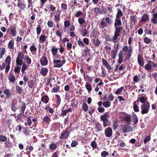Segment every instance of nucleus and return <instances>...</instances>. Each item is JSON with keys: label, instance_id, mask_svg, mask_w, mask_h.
<instances>
[{"label": "nucleus", "instance_id": "13d9d810", "mask_svg": "<svg viewBox=\"0 0 157 157\" xmlns=\"http://www.w3.org/2000/svg\"><path fill=\"white\" fill-rule=\"evenodd\" d=\"M86 87L89 92L91 91L92 90L91 86L88 83H86Z\"/></svg>", "mask_w": 157, "mask_h": 157}, {"label": "nucleus", "instance_id": "bf43d9fd", "mask_svg": "<svg viewBox=\"0 0 157 157\" xmlns=\"http://www.w3.org/2000/svg\"><path fill=\"white\" fill-rule=\"evenodd\" d=\"M60 16L59 14H58L57 15H54V19L56 23H59V21Z\"/></svg>", "mask_w": 157, "mask_h": 157}, {"label": "nucleus", "instance_id": "0e129e2a", "mask_svg": "<svg viewBox=\"0 0 157 157\" xmlns=\"http://www.w3.org/2000/svg\"><path fill=\"white\" fill-rule=\"evenodd\" d=\"M77 42L78 44L80 47H83L85 46L84 44L80 38H79V40Z\"/></svg>", "mask_w": 157, "mask_h": 157}, {"label": "nucleus", "instance_id": "412c9836", "mask_svg": "<svg viewBox=\"0 0 157 157\" xmlns=\"http://www.w3.org/2000/svg\"><path fill=\"white\" fill-rule=\"evenodd\" d=\"M21 113L22 114H24L25 110L26 108V105L25 103L23 102H21V105L19 107Z\"/></svg>", "mask_w": 157, "mask_h": 157}, {"label": "nucleus", "instance_id": "603ef678", "mask_svg": "<svg viewBox=\"0 0 157 157\" xmlns=\"http://www.w3.org/2000/svg\"><path fill=\"white\" fill-rule=\"evenodd\" d=\"M88 108V106L86 103H83L82 105V108L83 111L85 112L87 111Z\"/></svg>", "mask_w": 157, "mask_h": 157}, {"label": "nucleus", "instance_id": "e433bc0d", "mask_svg": "<svg viewBox=\"0 0 157 157\" xmlns=\"http://www.w3.org/2000/svg\"><path fill=\"white\" fill-rule=\"evenodd\" d=\"M47 8L50 9V10L52 12L55 11L56 9V7L52 4L48 5Z\"/></svg>", "mask_w": 157, "mask_h": 157}, {"label": "nucleus", "instance_id": "7ed1b4c3", "mask_svg": "<svg viewBox=\"0 0 157 157\" xmlns=\"http://www.w3.org/2000/svg\"><path fill=\"white\" fill-rule=\"evenodd\" d=\"M97 28L93 29L92 32V35L93 36V43L97 46H98V37L97 34Z\"/></svg>", "mask_w": 157, "mask_h": 157}, {"label": "nucleus", "instance_id": "69168bd1", "mask_svg": "<svg viewBox=\"0 0 157 157\" xmlns=\"http://www.w3.org/2000/svg\"><path fill=\"white\" fill-rule=\"evenodd\" d=\"M34 1L33 0H28V7L29 8L30 6H33V4L34 3Z\"/></svg>", "mask_w": 157, "mask_h": 157}, {"label": "nucleus", "instance_id": "052dcab7", "mask_svg": "<svg viewBox=\"0 0 157 157\" xmlns=\"http://www.w3.org/2000/svg\"><path fill=\"white\" fill-rule=\"evenodd\" d=\"M140 102L142 104H146L147 100L145 97L144 96L141 97L140 98Z\"/></svg>", "mask_w": 157, "mask_h": 157}, {"label": "nucleus", "instance_id": "423d86ee", "mask_svg": "<svg viewBox=\"0 0 157 157\" xmlns=\"http://www.w3.org/2000/svg\"><path fill=\"white\" fill-rule=\"evenodd\" d=\"M109 114V113L108 112H105L103 115L101 116L100 117V119L103 121V126L105 127L107 126L108 123V120L107 117H110Z\"/></svg>", "mask_w": 157, "mask_h": 157}, {"label": "nucleus", "instance_id": "72a5a7b5", "mask_svg": "<svg viewBox=\"0 0 157 157\" xmlns=\"http://www.w3.org/2000/svg\"><path fill=\"white\" fill-rule=\"evenodd\" d=\"M130 20L133 22L134 24L137 22V16L136 15H132L130 16Z\"/></svg>", "mask_w": 157, "mask_h": 157}, {"label": "nucleus", "instance_id": "aec40b11", "mask_svg": "<svg viewBox=\"0 0 157 157\" xmlns=\"http://www.w3.org/2000/svg\"><path fill=\"white\" fill-rule=\"evenodd\" d=\"M49 98L48 96L45 95L42 96L41 98V101L44 103L47 104L49 102Z\"/></svg>", "mask_w": 157, "mask_h": 157}, {"label": "nucleus", "instance_id": "bb28decb", "mask_svg": "<svg viewBox=\"0 0 157 157\" xmlns=\"http://www.w3.org/2000/svg\"><path fill=\"white\" fill-rule=\"evenodd\" d=\"M124 121L127 122H130L131 121V116L130 115L125 114L123 118Z\"/></svg>", "mask_w": 157, "mask_h": 157}, {"label": "nucleus", "instance_id": "20e7f679", "mask_svg": "<svg viewBox=\"0 0 157 157\" xmlns=\"http://www.w3.org/2000/svg\"><path fill=\"white\" fill-rule=\"evenodd\" d=\"M147 64L145 67L146 70L149 71L150 70L152 67L155 68L157 67V64L151 60L147 59Z\"/></svg>", "mask_w": 157, "mask_h": 157}, {"label": "nucleus", "instance_id": "a19ab883", "mask_svg": "<svg viewBox=\"0 0 157 157\" xmlns=\"http://www.w3.org/2000/svg\"><path fill=\"white\" fill-rule=\"evenodd\" d=\"M28 86L31 89H33L34 82L33 80H30L28 82Z\"/></svg>", "mask_w": 157, "mask_h": 157}, {"label": "nucleus", "instance_id": "09e8293b", "mask_svg": "<svg viewBox=\"0 0 157 157\" xmlns=\"http://www.w3.org/2000/svg\"><path fill=\"white\" fill-rule=\"evenodd\" d=\"M145 34H149L151 35L152 33V30L151 29H148L146 28V29L144 30Z\"/></svg>", "mask_w": 157, "mask_h": 157}, {"label": "nucleus", "instance_id": "774afa93", "mask_svg": "<svg viewBox=\"0 0 157 157\" xmlns=\"http://www.w3.org/2000/svg\"><path fill=\"white\" fill-rule=\"evenodd\" d=\"M91 146L93 148V150L96 148L97 147V144L96 142L94 141H93L91 143Z\"/></svg>", "mask_w": 157, "mask_h": 157}, {"label": "nucleus", "instance_id": "6e6d98bb", "mask_svg": "<svg viewBox=\"0 0 157 157\" xmlns=\"http://www.w3.org/2000/svg\"><path fill=\"white\" fill-rule=\"evenodd\" d=\"M118 52L117 51L115 50L112 51L113 54L112 58L113 59H116Z\"/></svg>", "mask_w": 157, "mask_h": 157}, {"label": "nucleus", "instance_id": "2eb2a0df", "mask_svg": "<svg viewBox=\"0 0 157 157\" xmlns=\"http://www.w3.org/2000/svg\"><path fill=\"white\" fill-rule=\"evenodd\" d=\"M40 63L42 65L45 66L48 63V60L46 57L42 56L40 59Z\"/></svg>", "mask_w": 157, "mask_h": 157}, {"label": "nucleus", "instance_id": "338daca9", "mask_svg": "<svg viewBox=\"0 0 157 157\" xmlns=\"http://www.w3.org/2000/svg\"><path fill=\"white\" fill-rule=\"evenodd\" d=\"M27 69V67L26 64L24 63L22 67L21 72L23 73H24L25 71Z\"/></svg>", "mask_w": 157, "mask_h": 157}, {"label": "nucleus", "instance_id": "9d476101", "mask_svg": "<svg viewBox=\"0 0 157 157\" xmlns=\"http://www.w3.org/2000/svg\"><path fill=\"white\" fill-rule=\"evenodd\" d=\"M105 133L107 137H110L113 134L112 130L111 128L110 127L106 128L105 130Z\"/></svg>", "mask_w": 157, "mask_h": 157}, {"label": "nucleus", "instance_id": "cd10ccee", "mask_svg": "<svg viewBox=\"0 0 157 157\" xmlns=\"http://www.w3.org/2000/svg\"><path fill=\"white\" fill-rule=\"evenodd\" d=\"M51 51L53 56H56L57 55V54L58 52V49L57 48L55 47H52Z\"/></svg>", "mask_w": 157, "mask_h": 157}, {"label": "nucleus", "instance_id": "c756f323", "mask_svg": "<svg viewBox=\"0 0 157 157\" xmlns=\"http://www.w3.org/2000/svg\"><path fill=\"white\" fill-rule=\"evenodd\" d=\"M111 102L107 100L102 103L103 105L105 108H108L110 106Z\"/></svg>", "mask_w": 157, "mask_h": 157}, {"label": "nucleus", "instance_id": "3c124183", "mask_svg": "<svg viewBox=\"0 0 157 157\" xmlns=\"http://www.w3.org/2000/svg\"><path fill=\"white\" fill-rule=\"evenodd\" d=\"M124 89V87L123 86H122L117 89L115 92L116 94L117 95L120 94Z\"/></svg>", "mask_w": 157, "mask_h": 157}, {"label": "nucleus", "instance_id": "39448f33", "mask_svg": "<svg viewBox=\"0 0 157 157\" xmlns=\"http://www.w3.org/2000/svg\"><path fill=\"white\" fill-rule=\"evenodd\" d=\"M51 121V119L50 117L48 116H45L43 117L42 119L41 122L42 125L44 128H47L48 127Z\"/></svg>", "mask_w": 157, "mask_h": 157}, {"label": "nucleus", "instance_id": "4c0bfd02", "mask_svg": "<svg viewBox=\"0 0 157 157\" xmlns=\"http://www.w3.org/2000/svg\"><path fill=\"white\" fill-rule=\"evenodd\" d=\"M67 5L66 4L63 3L61 5V10L65 12H66L67 9Z\"/></svg>", "mask_w": 157, "mask_h": 157}, {"label": "nucleus", "instance_id": "680f3d73", "mask_svg": "<svg viewBox=\"0 0 157 157\" xmlns=\"http://www.w3.org/2000/svg\"><path fill=\"white\" fill-rule=\"evenodd\" d=\"M70 25V21L68 20H65L64 22V26H65V29L66 28L68 27Z\"/></svg>", "mask_w": 157, "mask_h": 157}, {"label": "nucleus", "instance_id": "c03bdc74", "mask_svg": "<svg viewBox=\"0 0 157 157\" xmlns=\"http://www.w3.org/2000/svg\"><path fill=\"white\" fill-rule=\"evenodd\" d=\"M37 34L38 35L40 34L41 30L42 28L41 26L40 25H37V27L36 28Z\"/></svg>", "mask_w": 157, "mask_h": 157}, {"label": "nucleus", "instance_id": "8fccbe9b", "mask_svg": "<svg viewBox=\"0 0 157 157\" xmlns=\"http://www.w3.org/2000/svg\"><path fill=\"white\" fill-rule=\"evenodd\" d=\"M107 25V23L106 22L104 21H101V23L100 25V27L101 28H104V27H106Z\"/></svg>", "mask_w": 157, "mask_h": 157}, {"label": "nucleus", "instance_id": "dca6fc26", "mask_svg": "<svg viewBox=\"0 0 157 157\" xmlns=\"http://www.w3.org/2000/svg\"><path fill=\"white\" fill-rule=\"evenodd\" d=\"M17 101H15L14 99L12 101L11 105V110L12 111L15 112L17 109L16 108V105L17 104Z\"/></svg>", "mask_w": 157, "mask_h": 157}, {"label": "nucleus", "instance_id": "e2e57ef3", "mask_svg": "<svg viewBox=\"0 0 157 157\" xmlns=\"http://www.w3.org/2000/svg\"><path fill=\"white\" fill-rule=\"evenodd\" d=\"M54 22L52 20H49L47 22V25L50 28H52L53 26Z\"/></svg>", "mask_w": 157, "mask_h": 157}, {"label": "nucleus", "instance_id": "c9c22d12", "mask_svg": "<svg viewBox=\"0 0 157 157\" xmlns=\"http://www.w3.org/2000/svg\"><path fill=\"white\" fill-rule=\"evenodd\" d=\"M148 16L147 14H144L142 17L140 19V21L144 22L148 19Z\"/></svg>", "mask_w": 157, "mask_h": 157}, {"label": "nucleus", "instance_id": "5fc2aeb1", "mask_svg": "<svg viewBox=\"0 0 157 157\" xmlns=\"http://www.w3.org/2000/svg\"><path fill=\"white\" fill-rule=\"evenodd\" d=\"M21 67L20 66H17L15 67L14 69V71L15 73H17L18 75L20 72V69Z\"/></svg>", "mask_w": 157, "mask_h": 157}, {"label": "nucleus", "instance_id": "f3484780", "mask_svg": "<svg viewBox=\"0 0 157 157\" xmlns=\"http://www.w3.org/2000/svg\"><path fill=\"white\" fill-rule=\"evenodd\" d=\"M132 117L133 123L135 125L136 124L138 121V118L134 112L132 113Z\"/></svg>", "mask_w": 157, "mask_h": 157}, {"label": "nucleus", "instance_id": "4d7b16f0", "mask_svg": "<svg viewBox=\"0 0 157 157\" xmlns=\"http://www.w3.org/2000/svg\"><path fill=\"white\" fill-rule=\"evenodd\" d=\"M24 55L21 52H19L17 58H18L19 59H23L24 58Z\"/></svg>", "mask_w": 157, "mask_h": 157}, {"label": "nucleus", "instance_id": "a18cd8bd", "mask_svg": "<svg viewBox=\"0 0 157 157\" xmlns=\"http://www.w3.org/2000/svg\"><path fill=\"white\" fill-rule=\"evenodd\" d=\"M7 140V138L6 136L2 135H0V141L5 142Z\"/></svg>", "mask_w": 157, "mask_h": 157}, {"label": "nucleus", "instance_id": "de8ad7c7", "mask_svg": "<svg viewBox=\"0 0 157 157\" xmlns=\"http://www.w3.org/2000/svg\"><path fill=\"white\" fill-rule=\"evenodd\" d=\"M55 96L56 97V102L59 105L61 102V98L59 95L57 94H55Z\"/></svg>", "mask_w": 157, "mask_h": 157}, {"label": "nucleus", "instance_id": "ea45409f", "mask_svg": "<svg viewBox=\"0 0 157 157\" xmlns=\"http://www.w3.org/2000/svg\"><path fill=\"white\" fill-rule=\"evenodd\" d=\"M31 117H28L26 119L27 122H25V126H30L32 124V121L31 120Z\"/></svg>", "mask_w": 157, "mask_h": 157}, {"label": "nucleus", "instance_id": "a211bd4d", "mask_svg": "<svg viewBox=\"0 0 157 157\" xmlns=\"http://www.w3.org/2000/svg\"><path fill=\"white\" fill-rule=\"evenodd\" d=\"M3 92L6 95V98H9L12 94L11 90L9 89H5Z\"/></svg>", "mask_w": 157, "mask_h": 157}, {"label": "nucleus", "instance_id": "864d4df0", "mask_svg": "<svg viewBox=\"0 0 157 157\" xmlns=\"http://www.w3.org/2000/svg\"><path fill=\"white\" fill-rule=\"evenodd\" d=\"M114 99V97L111 93H110L108 95V100L109 101H112Z\"/></svg>", "mask_w": 157, "mask_h": 157}, {"label": "nucleus", "instance_id": "6e6552de", "mask_svg": "<svg viewBox=\"0 0 157 157\" xmlns=\"http://www.w3.org/2000/svg\"><path fill=\"white\" fill-rule=\"evenodd\" d=\"M17 6L20 8V9L18 10V12H19V13H21V10H24L26 8V6L24 3L22 2L21 0H17Z\"/></svg>", "mask_w": 157, "mask_h": 157}, {"label": "nucleus", "instance_id": "f8f14e48", "mask_svg": "<svg viewBox=\"0 0 157 157\" xmlns=\"http://www.w3.org/2000/svg\"><path fill=\"white\" fill-rule=\"evenodd\" d=\"M44 109L47 113L48 112L51 114L50 116H52L54 112L53 109L51 108L49 105H46Z\"/></svg>", "mask_w": 157, "mask_h": 157}, {"label": "nucleus", "instance_id": "4be33fe9", "mask_svg": "<svg viewBox=\"0 0 157 157\" xmlns=\"http://www.w3.org/2000/svg\"><path fill=\"white\" fill-rule=\"evenodd\" d=\"M48 71V69L46 68L42 67L40 70V73L43 76H45L47 74Z\"/></svg>", "mask_w": 157, "mask_h": 157}, {"label": "nucleus", "instance_id": "473e14b6", "mask_svg": "<svg viewBox=\"0 0 157 157\" xmlns=\"http://www.w3.org/2000/svg\"><path fill=\"white\" fill-rule=\"evenodd\" d=\"M117 39L114 36L113 38L111 39L110 37L109 36H107L105 37V40L106 41H109L110 42H115Z\"/></svg>", "mask_w": 157, "mask_h": 157}, {"label": "nucleus", "instance_id": "37998d69", "mask_svg": "<svg viewBox=\"0 0 157 157\" xmlns=\"http://www.w3.org/2000/svg\"><path fill=\"white\" fill-rule=\"evenodd\" d=\"M136 101H135L133 103V109L135 112H137L139 111V107L136 104H135Z\"/></svg>", "mask_w": 157, "mask_h": 157}, {"label": "nucleus", "instance_id": "1a4fd4ad", "mask_svg": "<svg viewBox=\"0 0 157 157\" xmlns=\"http://www.w3.org/2000/svg\"><path fill=\"white\" fill-rule=\"evenodd\" d=\"M123 133L130 132L132 131L131 127L128 124H125L122 127Z\"/></svg>", "mask_w": 157, "mask_h": 157}, {"label": "nucleus", "instance_id": "79ce46f5", "mask_svg": "<svg viewBox=\"0 0 157 157\" xmlns=\"http://www.w3.org/2000/svg\"><path fill=\"white\" fill-rule=\"evenodd\" d=\"M21 59L18 58H17L16 59V64L17 65H21L23 63V61Z\"/></svg>", "mask_w": 157, "mask_h": 157}, {"label": "nucleus", "instance_id": "49530a36", "mask_svg": "<svg viewBox=\"0 0 157 157\" xmlns=\"http://www.w3.org/2000/svg\"><path fill=\"white\" fill-rule=\"evenodd\" d=\"M143 39L144 43L147 44L150 43L151 41V40L147 37H144Z\"/></svg>", "mask_w": 157, "mask_h": 157}, {"label": "nucleus", "instance_id": "9b49d317", "mask_svg": "<svg viewBox=\"0 0 157 157\" xmlns=\"http://www.w3.org/2000/svg\"><path fill=\"white\" fill-rule=\"evenodd\" d=\"M72 108L71 107L67 109H65L64 107H63L62 108V111L61 116H65L68 113L72 111Z\"/></svg>", "mask_w": 157, "mask_h": 157}, {"label": "nucleus", "instance_id": "f257e3e1", "mask_svg": "<svg viewBox=\"0 0 157 157\" xmlns=\"http://www.w3.org/2000/svg\"><path fill=\"white\" fill-rule=\"evenodd\" d=\"M56 58L57 60L54 59L53 61V67H60L65 63L66 60H61V55L58 54L57 55Z\"/></svg>", "mask_w": 157, "mask_h": 157}, {"label": "nucleus", "instance_id": "5701e85b", "mask_svg": "<svg viewBox=\"0 0 157 157\" xmlns=\"http://www.w3.org/2000/svg\"><path fill=\"white\" fill-rule=\"evenodd\" d=\"M122 25V23L120 18H116L115 20V22L114 24V27L120 26Z\"/></svg>", "mask_w": 157, "mask_h": 157}, {"label": "nucleus", "instance_id": "4468645a", "mask_svg": "<svg viewBox=\"0 0 157 157\" xmlns=\"http://www.w3.org/2000/svg\"><path fill=\"white\" fill-rule=\"evenodd\" d=\"M137 61L138 64L141 66H143L144 65V58L141 56L138 55Z\"/></svg>", "mask_w": 157, "mask_h": 157}, {"label": "nucleus", "instance_id": "c85d7f7f", "mask_svg": "<svg viewBox=\"0 0 157 157\" xmlns=\"http://www.w3.org/2000/svg\"><path fill=\"white\" fill-rule=\"evenodd\" d=\"M16 91L17 93H18L19 94H21L23 93V90L21 87L18 86H16Z\"/></svg>", "mask_w": 157, "mask_h": 157}, {"label": "nucleus", "instance_id": "6ab92c4d", "mask_svg": "<svg viewBox=\"0 0 157 157\" xmlns=\"http://www.w3.org/2000/svg\"><path fill=\"white\" fill-rule=\"evenodd\" d=\"M8 79L11 82H14L16 80V78L14 75L13 72H11L10 74Z\"/></svg>", "mask_w": 157, "mask_h": 157}, {"label": "nucleus", "instance_id": "393cba45", "mask_svg": "<svg viewBox=\"0 0 157 157\" xmlns=\"http://www.w3.org/2000/svg\"><path fill=\"white\" fill-rule=\"evenodd\" d=\"M10 34L12 35V36H15L16 35L17 31L16 27L15 26L14 27L10 29Z\"/></svg>", "mask_w": 157, "mask_h": 157}, {"label": "nucleus", "instance_id": "b1692460", "mask_svg": "<svg viewBox=\"0 0 157 157\" xmlns=\"http://www.w3.org/2000/svg\"><path fill=\"white\" fill-rule=\"evenodd\" d=\"M117 10V13L116 14V17L117 18H120L123 15V13L120 9L118 8Z\"/></svg>", "mask_w": 157, "mask_h": 157}, {"label": "nucleus", "instance_id": "ddd939ff", "mask_svg": "<svg viewBox=\"0 0 157 157\" xmlns=\"http://www.w3.org/2000/svg\"><path fill=\"white\" fill-rule=\"evenodd\" d=\"M69 135L70 133L69 132L67 131H63L61 135L59 136V138L60 139H66Z\"/></svg>", "mask_w": 157, "mask_h": 157}, {"label": "nucleus", "instance_id": "0eeeda50", "mask_svg": "<svg viewBox=\"0 0 157 157\" xmlns=\"http://www.w3.org/2000/svg\"><path fill=\"white\" fill-rule=\"evenodd\" d=\"M115 27V31L114 32V36L115 38L117 39L118 37L120 36L121 33V31H122L123 28L122 27Z\"/></svg>", "mask_w": 157, "mask_h": 157}, {"label": "nucleus", "instance_id": "58836bf2", "mask_svg": "<svg viewBox=\"0 0 157 157\" xmlns=\"http://www.w3.org/2000/svg\"><path fill=\"white\" fill-rule=\"evenodd\" d=\"M60 86H59L56 85V86L54 87L52 90V91L54 93H57L60 92Z\"/></svg>", "mask_w": 157, "mask_h": 157}, {"label": "nucleus", "instance_id": "7c9ffc66", "mask_svg": "<svg viewBox=\"0 0 157 157\" xmlns=\"http://www.w3.org/2000/svg\"><path fill=\"white\" fill-rule=\"evenodd\" d=\"M151 21L154 24H156L157 23V13L153 14V18L151 19Z\"/></svg>", "mask_w": 157, "mask_h": 157}, {"label": "nucleus", "instance_id": "2f4dec72", "mask_svg": "<svg viewBox=\"0 0 157 157\" xmlns=\"http://www.w3.org/2000/svg\"><path fill=\"white\" fill-rule=\"evenodd\" d=\"M34 149V148L32 146H29L28 145L27 147L25 149V150H27L26 152L27 153L29 154L30 152L32 151Z\"/></svg>", "mask_w": 157, "mask_h": 157}, {"label": "nucleus", "instance_id": "f704fd0d", "mask_svg": "<svg viewBox=\"0 0 157 157\" xmlns=\"http://www.w3.org/2000/svg\"><path fill=\"white\" fill-rule=\"evenodd\" d=\"M46 38L45 35H41L39 37V40L41 41V43H44L46 41Z\"/></svg>", "mask_w": 157, "mask_h": 157}, {"label": "nucleus", "instance_id": "a878e982", "mask_svg": "<svg viewBox=\"0 0 157 157\" xmlns=\"http://www.w3.org/2000/svg\"><path fill=\"white\" fill-rule=\"evenodd\" d=\"M14 45V40H10L8 43V48L10 49H13Z\"/></svg>", "mask_w": 157, "mask_h": 157}, {"label": "nucleus", "instance_id": "f03ea898", "mask_svg": "<svg viewBox=\"0 0 157 157\" xmlns=\"http://www.w3.org/2000/svg\"><path fill=\"white\" fill-rule=\"evenodd\" d=\"M141 113L142 114L147 113L150 108V103L147 101L146 104H142L141 105Z\"/></svg>", "mask_w": 157, "mask_h": 157}]
</instances>
